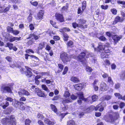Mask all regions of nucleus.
I'll return each instance as SVG.
<instances>
[{
  "mask_svg": "<svg viewBox=\"0 0 125 125\" xmlns=\"http://www.w3.org/2000/svg\"><path fill=\"white\" fill-rule=\"evenodd\" d=\"M1 122L3 124L7 125H15L16 124L15 117L13 115L11 116L10 118H3Z\"/></svg>",
  "mask_w": 125,
  "mask_h": 125,
  "instance_id": "nucleus-1",
  "label": "nucleus"
},
{
  "mask_svg": "<svg viewBox=\"0 0 125 125\" xmlns=\"http://www.w3.org/2000/svg\"><path fill=\"white\" fill-rule=\"evenodd\" d=\"M91 55L90 53L87 52H83L81 53L77 58L80 62H82L83 65H86L87 62L85 57H88L91 56Z\"/></svg>",
  "mask_w": 125,
  "mask_h": 125,
  "instance_id": "nucleus-2",
  "label": "nucleus"
},
{
  "mask_svg": "<svg viewBox=\"0 0 125 125\" xmlns=\"http://www.w3.org/2000/svg\"><path fill=\"white\" fill-rule=\"evenodd\" d=\"M114 116L111 115H110L108 118L106 119L105 120L107 122H113L115 120L119 117V113L117 112H115L113 114Z\"/></svg>",
  "mask_w": 125,
  "mask_h": 125,
  "instance_id": "nucleus-3",
  "label": "nucleus"
},
{
  "mask_svg": "<svg viewBox=\"0 0 125 125\" xmlns=\"http://www.w3.org/2000/svg\"><path fill=\"white\" fill-rule=\"evenodd\" d=\"M60 58L64 63L69 61L70 60V57L66 53L62 52L60 54Z\"/></svg>",
  "mask_w": 125,
  "mask_h": 125,
  "instance_id": "nucleus-4",
  "label": "nucleus"
},
{
  "mask_svg": "<svg viewBox=\"0 0 125 125\" xmlns=\"http://www.w3.org/2000/svg\"><path fill=\"white\" fill-rule=\"evenodd\" d=\"M77 97L73 94H72L70 96V98H68L63 100L62 101V103L65 106V104L66 103H68L72 102V100L76 99Z\"/></svg>",
  "mask_w": 125,
  "mask_h": 125,
  "instance_id": "nucleus-5",
  "label": "nucleus"
},
{
  "mask_svg": "<svg viewBox=\"0 0 125 125\" xmlns=\"http://www.w3.org/2000/svg\"><path fill=\"white\" fill-rule=\"evenodd\" d=\"M6 5L4 4L3 6H0V13L7 12L9 10L11 5H9L6 6Z\"/></svg>",
  "mask_w": 125,
  "mask_h": 125,
  "instance_id": "nucleus-6",
  "label": "nucleus"
},
{
  "mask_svg": "<svg viewBox=\"0 0 125 125\" xmlns=\"http://www.w3.org/2000/svg\"><path fill=\"white\" fill-rule=\"evenodd\" d=\"M18 94L20 97L22 95L28 96L30 94V93L29 92L24 89H20V91L18 92Z\"/></svg>",
  "mask_w": 125,
  "mask_h": 125,
  "instance_id": "nucleus-7",
  "label": "nucleus"
},
{
  "mask_svg": "<svg viewBox=\"0 0 125 125\" xmlns=\"http://www.w3.org/2000/svg\"><path fill=\"white\" fill-rule=\"evenodd\" d=\"M56 19L60 22L64 21V19L62 15L59 13H56L55 15Z\"/></svg>",
  "mask_w": 125,
  "mask_h": 125,
  "instance_id": "nucleus-8",
  "label": "nucleus"
},
{
  "mask_svg": "<svg viewBox=\"0 0 125 125\" xmlns=\"http://www.w3.org/2000/svg\"><path fill=\"white\" fill-rule=\"evenodd\" d=\"M100 89L102 91H106L108 89V87L105 83L102 82L100 85Z\"/></svg>",
  "mask_w": 125,
  "mask_h": 125,
  "instance_id": "nucleus-9",
  "label": "nucleus"
},
{
  "mask_svg": "<svg viewBox=\"0 0 125 125\" xmlns=\"http://www.w3.org/2000/svg\"><path fill=\"white\" fill-rule=\"evenodd\" d=\"M1 90L3 92L5 91L9 93H11V92L10 87L8 86L3 85L1 87Z\"/></svg>",
  "mask_w": 125,
  "mask_h": 125,
  "instance_id": "nucleus-10",
  "label": "nucleus"
},
{
  "mask_svg": "<svg viewBox=\"0 0 125 125\" xmlns=\"http://www.w3.org/2000/svg\"><path fill=\"white\" fill-rule=\"evenodd\" d=\"M83 86L84 83H83L74 85V86L75 89L78 90H81L84 87Z\"/></svg>",
  "mask_w": 125,
  "mask_h": 125,
  "instance_id": "nucleus-11",
  "label": "nucleus"
},
{
  "mask_svg": "<svg viewBox=\"0 0 125 125\" xmlns=\"http://www.w3.org/2000/svg\"><path fill=\"white\" fill-rule=\"evenodd\" d=\"M83 93L82 92H79L77 94V97H79V98L81 99L82 100H84L85 101H87L89 100L90 98H85L83 97Z\"/></svg>",
  "mask_w": 125,
  "mask_h": 125,
  "instance_id": "nucleus-12",
  "label": "nucleus"
},
{
  "mask_svg": "<svg viewBox=\"0 0 125 125\" xmlns=\"http://www.w3.org/2000/svg\"><path fill=\"white\" fill-rule=\"evenodd\" d=\"M73 26L74 28H76V27H78L80 28H85L87 27V25H85L83 26L82 24H78L76 22H74L73 23Z\"/></svg>",
  "mask_w": 125,
  "mask_h": 125,
  "instance_id": "nucleus-13",
  "label": "nucleus"
},
{
  "mask_svg": "<svg viewBox=\"0 0 125 125\" xmlns=\"http://www.w3.org/2000/svg\"><path fill=\"white\" fill-rule=\"evenodd\" d=\"M12 105L14 107L18 108H19L21 105L20 104V102L15 99L13 102Z\"/></svg>",
  "mask_w": 125,
  "mask_h": 125,
  "instance_id": "nucleus-14",
  "label": "nucleus"
},
{
  "mask_svg": "<svg viewBox=\"0 0 125 125\" xmlns=\"http://www.w3.org/2000/svg\"><path fill=\"white\" fill-rule=\"evenodd\" d=\"M111 48L110 47L109 44L104 45V50L105 52L108 53L111 51Z\"/></svg>",
  "mask_w": 125,
  "mask_h": 125,
  "instance_id": "nucleus-15",
  "label": "nucleus"
},
{
  "mask_svg": "<svg viewBox=\"0 0 125 125\" xmlns=\"http://www.w3.org/2000/svg\"><path fill=\"white\" fill-rule=\"evenodd\" d=\"M124 20V18H121L119 16H117L115 19V21L113 23L114 24H116L118 22H122Z\"/></svg>",
  "mask_w": 125,
  "mask_h": 125,
  "instance_id": "nucleus-16",
  "label": "nucleus"
},
{
  "mask_svg": "<svg viewBox=\"0 0 125 125\" xmlns=\"http://www.w3.org/2000/svg\"><path fill=\"white\" fill-rule=\"evenodd\" d=\"M44 121L45 123L49 125H53L55 123V122L54 120L51 121L49 119L47 118H45Z\"/></svg>",
  "mask_w": 125,
  "mask_h": 125,
  "instance_id": "nucleus-17",
  "label": "nucleus"
},
{
  "mask_svg": "<svg viewBox=\"0 0 125 125\" xmlns=\"http://www.w3.org/2000/svg\"><path fill=\"white\" fill-rule=\"evenodd\" d=\"M27 69V72L25 73L26 76L28 77H30L32 75V73L31 72V68L27 67L26 68Z\"/></svg>",
  "mask_w": 125,
  "mask_h": 125,
  "instance_id": "nucleus-18",
  "label": "nucleus"
},
{
  "mask_svg": "<svg viewBox=\"0 0 125 125\" xmlns=\"http://www.w3.org/2000/svg\"><path fill=\"white\" fill-rule=\"evenodd\" d=\"M112 38L114 40L115 42L116 43L119 40L122 38V36H118L116 35H114L112 36Z\"/></svg>",
  "mask_w": 125,
  "mask_h": 125,
  "instance_id": "nucleus-19",
  "label": "nucleus"
},
{
  "mask_svg": "<svg viewBox=\"0 0 125 125\" xmlns=\"http://www.w3.org/2000/svg\"><path fill=\"white\" fill-rule=\"evenodd\" d=\"M39 96L43 97L46 96L44 92L42 91L40 89L36 93Z\"/></svg>",
  "mask_w": 125,
  "mask_h": 125,
  "instance_id": "nucleus-20",
  "label": "nucleus"
},
{
  "mask_svg": "<svg viewBox=\"0 0 125 125\" xmlns=\"http://www.w3.org/2000/svg\"><path fill=\"white\" fill-rule=\"evenodd\" d=\"M71 80L74 83H78L80 81L79 78L75 76L72 77L71 78Z\"/></svg>",
  "mask_w": 125,
  "mask_h": 125,
  "instance_id": "nucleus-21",
  "label": "nucleus"
},
{
  "mask_svg": "<svg viewBox=\"0 0 125 125\" xmlns=\"http://www.w3.org/2000/svg\"><path fill=\"white\" fill-rule=\"evenodd\" d=\"M77 21L79 24H82L83 25V24H84L86 22V21L83 18H81L78 19Z\"/></svg>",
  "mask_w": 125,
  "mask_h": 125,
  "instance_id": "nucleus-22",
  "label": "nucleus"
},
{
  "mask_svg": "<svg viewBox=\"0 0 125 125\" xmlns=\"http://www.w3.org/2000/svg\"><path fill=\"white\" fill-rule=\"evenodd\" d=\"M9 102L7 101H6L5 103L1 104L0 105L2 107L3 109H5L7 107H8L9 105Z\"/></svg>",
  "mask_w": 125,
  "mask_h": 125,
  "instance_id": "nucleus-23",
  "label": "nucleus"
},
{
  "mask_svg": "<svg viewBox=\"0 0 125 125\" xmlns=\"http://www.w3.org/2000/svg\"><path fill=\"white\" fill-rule=\"evenodd\" d=\"M95 109L96 110L98 109L100 111H102L104 109V107L102 106L101 104H100L97 106L95 108Z\"/></svg>",
  "mask_w": 125,
  "mask_h": 125,
  "instance_id": "nucleus-24",
  "label": "nucleus"
},
{
  "mask_svg": "<svg viewBox=\"0 0 125 125\" xmlns=\"http://www.w3.org/2000/svg\"><path fill=\"white\" fill-rule=\"evenodd\" d=\"M20 38L21 37L18 38L17 37H14L11 36L9 38V41L10 42H12L16 40H19Z\"/></svg>",
  "mask_w": 125,
  "mask_h": 125,
  "instance_id": "nucleus-25",
  "label": "nucleus"
},
{
  "mask_svg": "<svg viewBox=\"0 0 125 125\" xmlns=\"http://www.w3.org/2000/svg\"><path fill=\"white\" fill-rule=\"evenodd\" d=\"M39 89L36 86L32 85L31 89V90L34 92L36 93Z\"/></svg>",
  "mask_w": 125,
  "mask_h": 125,
  "instance_id": "nucleus-26",
  "label": "nucleus"
},
{
  "mask_svg": "<svg viewBox=\"0 0 125 125\" xmlns=\"http://www.w3.org/2000/svg\"><path fill=\"white\" fill-rule=\"evenodd\" d=\"M43 12L42 10H40L38 14V16L39 19H42L43 17Z\"/></svg>",
  "mask_w": 125,
  "mask_h": 125,
  "instance_id": "nucleus-27",
  "label": "nucleus"
},
{
  "mask_svg": "<svg viewBox=\"0 0 125 125\" xmlns=\"http://www.w3.org/2000/svg\"><path fill=\"white\" fill-rule=\"evenodd\" d=\"M101 58H104L105 57H108V55L106 52H102L101 55Z\"/></svg>",
  "mask_w": 125,
  "mask_h": 125,
  "instance_id": "nucleus-28",
  "label": "nucleus"
},
{
  "mask_svg": "<svg viewBox=\"0 0 125 125\" xmlns=\"http://www.w3.org/2000/svg\"><path fill=\"white\" fill-rule=\"evenodd\" d=\"M51 109L54 112L56 113L57 112V110L56 106L53 104H51Z\"/></svg>",
  "mask_w": 125,
  "mask_h": 125,
  "instance_id": "nucleus-29",
  "label": "nucleus"
},
{
  "mask_svg": "<svg viewBox=\"0 0 125 125\" xmlns=\"http://www.w3.org/2000/svg\"><path fill=\"white\" fill-rule=\"evenodd\" d=\"M104 45H99L98 47L97 48L96 50H97L99 51H102L103 50H104Z\"/></svg>",
  "mask_w": 125,
  "mask_h": 125,
  "instance_id": "nucleus-30",
  "label": "nucleus"
},
{
  "mask_svg": "<svg viewBox=\"0 0 125 125\" xmlns=\"http://www.w3.org/2000/svg\"><path fill=\"white\" fill-rule=\"evenodd\" d=\"M70 96V94L69 91H66L65 92L63 95L64 97L66 98H69V97Z\"/></svg>",
  "mask_w": 125,
  "mask_h": 125,
  "instance_id": "nucleus-31",
  "label": "nucleus"
},
{
  "mask_svg": "<svg viewBox=\"0 0 125 125\" xmlns=\"http://www.w3.org/2000/svg\"><path fill=\"white\" fill-rule=\"evenodd\" d=\"M74 121L73 120H70L67 122V125H75Z\"/></svg>",
  "mask_w": 125,
  "mask_h": 125,
  "instance_id": "nucleus-32",
  "label": "nucleus"
},
{
  "mask_svg": "<svg viewBox=\"0 0 125 125\" xmlns=\"http://www.w3.org/2000/svg\"><path fill=\"white\" fill-rule=\"evenodd\" d=\"M67 45V46L69 47H72L73 46V43L71 41H70L68 42Z\"/></svg>",
  "mask_w": 125,
  "mask_h": 125,
  "instance_id": "nucleus-33",
  "label": "nucleus"
},
{
  "mask_svg": "<svg viewBox=\"0 0 125 125\" xmlns=\"http://www.w3.org/2000/svg\"><path fill=\"white\" fill-rule=\"evenodd\" d=\"M42 89L48 92H50V90H49L46 85L45 84H42Z\"/></svg>",
  "mask_w": 125,
  "mask_h": 125,
  "instance_id": "nucleus-34",
  "label": "nucleus"
},
{
  "mask_svg": "<svg viewBox=\"0 0 125 125\" xmlns=\"http://www.w3.org/2000/svg\"><path fill=\"white\" fill-rule=\"evenodd\" d=\"M115 96L118 97L119 99H122V96L119 93H115L114 94Z\"/></svg>",
  "mask_w": 125,
  "mask_h": 125,
  "instance_id": "nucleus-35",
  "label": "nucleus"
},
{
  "mask_svg": "<svg viewBox=\"0 0 125 125\" xmlns=\"http://www.w3.org/2000/svg\"><path fill=\"white\" fill-rule=\"evenodd\" d=\"M63 37L64 40L65 41H67L68 40V38L69 37L67 34L65 33H64L63 34Z\"/></svg>",
  "mask_w": 125,
  "mask_h": 125,
  "instance_id": "nucleus-36",
  "label": "nucleus"
},
{
  "mask_svg": "<svg viewBox=\"0 0 125 125\" xmlns=\"http://www.w3.org/2000/svg\"><path fill=\"white\" fill-rule=\"evenodd\" d=\"M13 44L12 43L10 42H8L7 43L6 47H9L10 49H12L13 47Z\"/></svg>",
  "mask_w": 125,
  "mask_h": 125,
  "instance_id": "nucleus-37",
  "label": "nucleus"
},
{
  "mask_svg": "<svg viewBox=\"0 0 125 125\" xmlns=\"http://www.w3.org/2000/svg\"><path fill=\"white\" fill-rule=\"evenodd\" d=\"M90 108L89 107L88 108L87 107L85 106L83 108V110L84 112L85 113L89 112L90 111Z\"/></svg>",
  "mask_w": 125,
  "mask_h": 125,
  "instance_id": "nucleus-38",
  "label": "nucleus"
},
{
  "mask_svg": "<svg viewBox=\"0 0 125 125\" xmlns=\"http://www.w3.org/2000/svg\"><path fill=\"white\" fill-rule=\"evenodd\" d=\"M108 82L112 85H113L114 84L113 82L111 77H108Z\"/></svg>",
  "mask_w": 125,
  "mask_h": 125,
  "instance_id": "nucleus-39",
  "label": "nucleus"
},
{
  "mask_svg": "<svg viewBox=\"0 0 125 125\" xmlns=\"http://www.w3.org/2000/svg\"><path fill=\"white\" fill-rule=\"evenodd\" d=\"M86 6V2L85 1H83L82 3V9L84 10Z\"/></svg>",
  "mask_w": 125,
  "mask_h": 125,
  "instance_id": "nucleus-40",
  "label": "nucleus"
},
{
  "mask_svg": "<svg viewBox=\"0 0 125 125\" xmlns=\"http://www.w3.org/2000/svg\"><path fill=\"white\" fill-rule=\"evenodd\" d=\"M45 43L43 42L39 44L38 47L39 49H41L43 48L44 46Z\"/></svg>",
  "mask_w": 125,
  "mask_h": 125,
  "instance_id": "nucleus-41",
  "label": "nucleus"
},
{
  "mask_svg": "<svg viewBox=\"0 0 125 125\" xmlns=\"http://www.w3.org/2000/svg\"><path fill=\"white\" fill-rule=\"evenodd\" d=\"M31 121L29 119H26L25 121V125H30Z\"/></svg>",
  "mask_w": 125,
  "mask_h": 125,
  "instance_id": "nucleus-42",
  "label": "nucleus"
},
{
  "mask_svg": "<svg viewBox=\"0 0 125 125\" xmlns=\"http://www.w3.org/2000/svg\"><path fill=\"white\" fill-rule=\"evenodd\" d=\"M98 98V96L95 95H93L92 96V99L93 101V102L96 100Z\"/></svg>",
  "mask_w": 125,
  "mask_h": 125,
  "instance_id": "nucleus-43",
  "label": "nucleus"
},
{
  "mask_svg": "<svg viewBox=\"0 0 125 125\" xmlns=\"http://www.w3.org/2000/svg\"><path fill=\"white\" fill-rule=\"evenodd\" d=\"M50 23L52 24L53 27L55 28H58V26H56L55 25L56 22H55L53 21H52L51 20L50 21Z\"/></svg>",
  "mask_w": 125,
  "mask_h": 125,
  "instance_id": "nucleus-44",
  "label": "nucleus"
},
{
  "mask_svg": "<svg viewBox=\"0 0 125 125\" xmlns=\"http://www.w3.org/2000/svg\"><path fill=\"white\" fill-rule=\"evenodd\" d=\"M104 97L105 100H108L111 99L112 96L110 95H106L105 96H104Z\"/></svg>",
  "mask_w": 125,
  "mask_h": 125,
  "instance_id": "nucleus-45",
  "label": "nucleus"
},
{
  "mask_svg": "<svg viewBox=\"0 0 125 125\" xmlns=\"http://www.w3.org/2000/svg\"><path fill=\"white\" fill-rule=\"evenodd\" d=\"M58 66L59 68L61 69V70H59L58 72V73H59L62 70L63 68V66L61 64H59Z\"/></svg>",
  "mask_w": 125,
  "mask_h": 125,
  "instance_id": "nucleus-46",
  "label": "nucleus"
},
{
  "mask_svg": "<svg viewBox=\"0 0 125 125\" xmlns=\"http://www.w3.org/2000/svg\"><path fill=\"white\" fill-rule=\"evenodd\" d=\"M7 31L10 32L12 33L13 31V28H11L9 26H8L7 28Z\"/></svg>",
  "mask_w": 125,
  "mask_h": 125,
  "instance_id": "nucleus-47",
  "label": "nucleus"
},
{
  "mask_svg": "<svg viewBox=\"0 0 125 125\" xmlns=\"http://www.w3.org/2000/svg\"><path fill=\"white\" fill-rule=\"evenodd\" d=\"M19 31L18 30H13L12 33H13L14 34L17 35L19 33Z\"/></svg>",
  "mask_w": 125,
  "mask_h": 125,
  "instance_id": "nucleus-48",
  "label": "nucleus"
},
{
  "mask_svg": "<svg viewBox=\"0 0 125 125\" xmlns=\"http://www.w3.org/2000/svg\"><path fill=\"white\" fill-rule=\"evenodd\" d=\"M111 10L112 13L114 14L115 15L116 14L117 12V10L116 9L113 8L111 9Z\"/></svg>",
  "mask_w": 125,
  "mask_h": 125,
  "instance_id": "nucleus-49",
  "label": "nucleus"
},
{
  "mask_svg": "<svg viewBox=\"0 0 125 125\" xmlns=\"http://www.w3.org/2000/svg\"><path fill=\"white\" fill-rule=\"evenodd\" d=\"M121 78L123 79L125 78V71L122 72L120 76Z\"/></svg>",
  "mask_w": 125,
  "mask_h": 125,
  "instance_id": "nucleus-50",
  "label": "nucleus"
},
{
  "mask_svg": "<svg viewBox=\"0 0 125 125\" xmlns=\"http://www.w3.org/2000/svg\"><path fill=\"white\" fill-rule=\"evenodd\" d=\"M113 4L115 3V1L113 0H105V3H109L110 2Z\"/></svg>",
  "mask_w": 125,
  "mask_h": 125,
  "instance_id": "nucleus-51",
  "label": "nucleus"
},
{
  "mask_svg": "<svg viewBox=\"0 0 125 125\" xmlns=\"http://www.w3.org/2000/svg\"><path fill=\"white\" fill-rule=\"evenodd\" d=\"M13 108L11 107H9L7 109V110L8 111V114H9L13 110Z\"/></svg>",
  "mask_w": 125,
  "mask_h": 125,
  "instance_id": "nucleus-52",
  "label": "nucleus"
},
{
  "mask_svg": "<svg viewBox=\"0 0 125 125\" xmlns=\"http://www.w3.org/2000/svg\"><path fill=\"white\" fill-rule=\"evenodd\" d=\"M101 74L103 78H105L107 77H109L108 74H107L106 73H101Z\"/></svg>",
  "mask_w": 125,
  "mask_h": 125,
  "instance_id": "nucleus-53",
  "label": "nucleus"
},
{
  "mask_svg": "<svg viewBox=\"0 0 125 125\" xmlns=\"http://www.w3.org/2000/svg\"><path fill=\"white\" fill-rule=\"evenodd\" d=\"M30 36H32V37H34L35 40H37L39 38V36L38 35H36L33 34H30Z\"/></svg>",
  "mask_w": 125,
  "mask_h": 125,
  "instance_id": "nucleus-54",
  "label": "nucleus"
},
{
  "mask_svg": "<svg viewBox=\"0 0 125 125\" xmlns=\"http://www.w3.org/2000/svg\"><path fill=\"white\" fill-rule=\"evenodd\" d=\"M68 70V68L67 67H65L64 69V71L62 73V74H66Z\"/></svg>",
  "mask_w": 125,
  "mask_h": 125,
  "instance_id": "nucleus-55",
  "label": "nucleus"
},
{
  "mask_svg": "<svg viewBox=\"0 0 125 125\" xmlns=\"http://www.w3.org/2000/svg\"><path fill=\"white\" fill-rule=\"evenodd\" d=\"M31 4L33 5L34 6H37L38 4V3L37 1L32 2H30Z\"/></svg>",
  "mask_w": 125,
  "mask_h": 125,
  "instance_id": "nucleus-56",
  "label": "nucleus"
},
{
  "mask_svg": "<svg viewBox=\"0 0 125 125\" xmlns=\"http://www.w3.org/2000/svg\"><path fill=\"white\" fill-rule=\"evenodd\" d=\"M125 105V104L123 102H121L119 104L120 107L121 108H123Z\"/></svg>",
  "mask_w": 125,
  "mask_h": 125,
  "instance_id": "nucleus-57",
  "label": "nucleus"
},
{
  "mask_svg": "<svg viewBox=\"0 0 125 125\" xmlns=\"http://www.w3.org/2000/svg\"><path fill=\"white\" fill-rule=\"evenodd\" d=\"M6 59L9 62H10L11 61L12 59L11 58L10 56H7L6 57Z\"/></svg>",
  "mask_w": 125,
  "mask_h": 125,
  "instance_id": "nucleus-58",
  "label": "nucleus"
},
{
  "mask_svg": "<svg viewBox=\"0 0 125 125\" xmlns=\"http://www.w3.org/2000/svg\"><path fill=\"white\" fill-rule=\"evenodd\" d=\"M86 70L87 71L89 72H91L93 70L91 67L87 66L86 67Z\"/></svg>",
  "mask_w": 125,
  "mask_h": 125,
  "instance_id": "nucleus-59",
  "label": "nucleus"
},
{
  "mask_svg": "<svg viewBox=\"0 0 125 125\" xmlns=\"http://www.w3.org/2000/svg\"><path fill=\"white\" fill-rule=\"evenodd\" d=\"M37 117L38 118H40V119H42L44 117L43 115L41 114L40 113H38V114Z\"/></svg>",
  "mask_w": 125,
  "mask_h": 125,
  "instance_id": "nucleus-60",
  "label": "nucleus"
},
{
  "mask_svg": "<svg viewBox=\"0 0 125 125\" xmlns=\"http://www.w3.org/2000/svg\"><path fill=\"white\" fill-rule=\"evenodd\" d=\"M108 7V6L107 5H106L105 6L104 5H102L101 6V8L103 9H106Z\"/></svg>",
  "mask_w": 125,
  "mask_h": 125,
  "instance_id": "nucleus-61",
  "label": "nucleus"
},
{
  "mask_svg": "<svg viewBox=\"0 0 125 125\" xmlns=\"http://www.w3.org/2000/svg\"><path fill=\"white\" fill-rule=\"evenodd\" d=\"M6 100L7 101H9L10 102H12L13 101V99L12 98L10 97H8L6 98Z\"/></svg>",
  "mask_w": 125,
  "mask_h": 125,
  "instance_id": "nucleus-62",
  "label": "nucleus"
},
{
  "mask_svg": "<svg viewBox=\"0 0 125 125\" xmlns=\"http://www.w3.org/2000/svg\"><path fill=\"white\" fill-rule=\"evenodd\" d=\"M99 39L100 40L103 41H105L106 39V38L103 36H100Z\"/></svg>",
  "mask_w": 125,
  "mask_h": 125,
  "instance_id": "nucleus-63",
  "label": "nucleus"
},
{
  "mask_svg": "<svg viewBox=\"0 0 125 125\" xmlns=\"http://www.w3.org/2000/svg\"><path fill=\"white\" fill-rule=\"evenodd\" d=\"M117 2L119 4H121L122 5L125 4V1H117Z\"/></svg>",
  "mask_w": 125,
  "mask_h": 125,
  "instance_id": "nucleus-64",
  "label": "nucleus"
}]
</instances>
